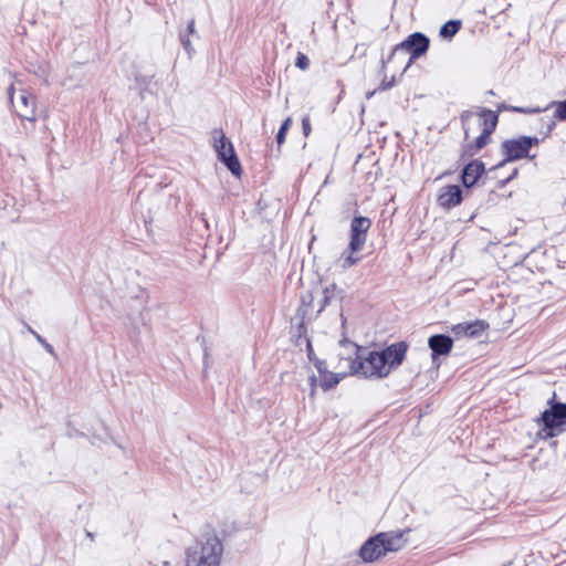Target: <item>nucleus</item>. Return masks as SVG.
I'll use <instances>...</instances> for the list:
<instances>
[{"label":"nucleus","instance_id":"1","mask_svg":"<svg viewBox=\"0 0 566 566\" xmlns=\"http://www.w3.org/2000/svg\"><path fill=\"white\" fill-rule=\"evenodd\" d=\"M406 353L407 345L405 343H396L381 352H369L366 357L346 358L345 363L349 368L350 375L381 379L401 365Z\"/></svg>","mask_w":566,"mask_h":566},{"label":"nucleus","instance_id":"2","mask_svg":"<svg viewBox=\"0 0 566 566\" xmlns=\"http://www.w3.org/2000/svg\"><path fill=\"white\" fill-rule=\"evenodd\" d=\"M403 532H384L367 539L359 549V557L365 563H374L387 553L398 552L406 545Z\"/></svg>","mask_w":566,"mask_h":566},{"label":"nucleus","instance_id":"3","mask_svg":"<svg viewBox=\"0 0 566 566\" xmlns=\"http://www.w3.org/2000/svg\"><path fill=\"white\" fill-rule=\"evenodd\" d=\"M222 553L219 537L208 534L187 549L185 566H220Z\"/></svg>","mask_w":566,"mask_h":566},{"label":"nucleus","instance_id":"4","mask_svg":"<svg viewBox=\"0 0 566 566\" xmlns=\"http://www.w3.org/2000/svg\"><path fill=\"white\" fill-rule=\"evenodd\" d=\"M555 394L548 400L549 408L544 410L536 420L542 426L537 432L539 439L547 440L565 431L566 424V403L555 402Z\"/></svg>","mask_w":566,"mask_h":566},{"label":"nucleus","instance_id":"5","mask_svg":"<svg viewBox=\"0 0 566 566\" xmlns=\"http://www.w3.org/2000/svg\"><path fill=\"white\" fill-rule=\"evenodd\" d=\"M8 97L15 112V114L23 120L34 123L36 120V105L35 97L27 90H19L15 94V88L11 84L8 87Z\"/></svg>","mask_w":566,"mask_h":566},{"label":"nucleus","instance_id":"6","mask_svg":"<svg viewBox=\"0 0 566 566\" xmlns=\"http://www.w3.org/2000/svg\"><path fill=\"white\" fill-rule=\"evenodd\" d=\"M213 147L218 154V158L234 175H241V165L235 155L232 143L224 136L220 129L213 130Z\"/></svg>","mask_w":566,"mask_h":566},{"label":"nucleus","instance_id":"7","mask_svg":"<svg viewBox=\"0 0 566 566\" xmlns=\"http://www.w3.org/2000/svg\"><path fill=\"white\" fill-rule=\"evenodd\" d=\"M538 143L539 139L537 137L527 136H521L516 139H509L503 142L502 148L505 154V159L494 168L502 167L507 161H513L527 157L530 148L533 145H537Z\"/></svg>","mask_w":566,"mask_h":566},{"label":"nucleus","instance_id":"8","mask_svg":"<svg viewBox=\"0 0 566 566\" xmlns=\"http://www.w3.org/2000/svg\"><path fill=\"white\" fill-rule=\"evenodd\" d=\"M479 122L482 126V132L475 139L474 151H471V155L488 145L490 135L494 132L497 125V114L490 109H482L479 115Z\"/></svg>","mask_w":566,"mask_h":566},{"label":"nucleus","instance_id":"9","mask_svg":"<svg viewBox=\"0 0 566 566\" xmlns=\"http://www.w3.org/2000/svg\"><path fill=\"white\" fill-rule=\"evenodd\" d=\"M428 48H429V39L424 34H422L420 32H416V33L409 35L403 42L398 44L395 48V51L402 50V51L409 52L411 54V60H412V59H417L420 55H422L423 53H426Z\"/></svg>","mask_w":566,"mask_h":566},{"label":"nucleus","instance_id":"10","mask_svg":"<svg viewBox=\"0 0 566 566\" xmlns=\"http://www.w3.org/2000/svg\"><path fill=\"white\" fill-rule=\"evenodd\" d=\"M371 221L365 217H356L350 223V242L348 248H360L365 244L366 234Z\"/></svg>","mask_w":566,"mask_h":566},{"label":"nucleus","instance_id":"11","mask_svg":"<svg viewBox=\"0 0 566 566\" xmlns=\"http://www.w3.org/2000/svg\"><path fill=\"white\" fill-rule=\"evenodd\" d=\"M462 200V191L457 185L444 186L440 189L437 201L444 209L458 206Z\"/></svg>","mask_w":566,"mask_h":566},{"label":"nucleus","instance_id":"12","mask_svg":"<svg viewBox=\"0 0 566 566\" xmlns=\"http://www.w3.org/2000/svg\"><path fill=\"white\" fill-rule=\"evenodd\" d=\"M317 291L315 287L304 292L301 296V307L303 318L312 319L315 318L323 311L317 310Z\"/></svg>","mask_w":566,"mask_h":566},{"label":"nucleus","instance_id":"13","mask_svg":"<svg viewBox=\"0 0 566 566\" xmlns=\"http://www.w3.org/2000/svg\"><path fill=\"white\" fill-rule=\"evenodd\" d=\"M428 346L432 352V359H436L437 356L448 355L451 352L453 340L447 335L437 334L428 339Z\"/></svg>","mask_w":566,"mask_h":566},{"label":"nucleus","instance_id":"14","mask_svg":"<svg viewBox=\"0 0 566 566\" xmlns=\"http://www.w3.org/2000/svg\"><path fill=\"white\" fill-rule=\"evenodd\" d=\"M317 291V310L323 311L331 301L340 297L342 290L335 283H332L325 287L314 286Z\"/></svg>","mask_w":566,"mask_h":566},{"label":"nucleus","instance_id":"15","mask_svg":"<svg viewBox=\"0 0 566 566\" xmlns=\"http://www.w3.org/2000/svg\"><path fill=\"white\" fill-rule=\"evenodd\" d=\"M484 171V165L481 161L473 160L469 163L462 171V182L465 187H472Z\"/></svg>","mask_w":566,"mask_h":566},{"label":"nucleus","instance_id":"16","mask_svg":"<svg viewBox=\"0 0 566 566\" xmlns=\"http://www.w3.org/2000/svg\"><path fill=\"white\" fill-rule=\"evenodd\" d=\"M486 327L488 324H485L483 321H475L472 323L458 324L452 328V331L455 335L475 337L485 331Z\"/></svg>","mask_w":566,"mask_h":566},{"label":"nucleus","instance_id":"17","mask_svg":"<svg viewBox=\"0 0 566 566\" xmlns=\"http://www.w3.org/2000/svg\"><path fill=\"white\" fill-rule=\"evenodd\" d=\"M360 250H348L347 252H344L338 259H337V265L342 269H348L355 265L357 262L361 260V255L359 254Z\"/></svg>","mask_w":566,"mask_h":566},{"label":"nucleus","instance_id":"18","mask_svg":"<svg viewBox=\"0 0 566 566\" xmlns=\"http://www.w3.org/2000/svg\"><path fill=\"white\" fill-rule=\"evenodd\" d=\"M347 375H350L349 373V368L347 367L346 370L342 371V373H337V374H334V373H325L323 375V379H322V382H321V387L324 389V390H327L334 386H336L345 376Z\"/></svg>","mask_w":566,"mask_h":566},{"label":"nucleus","instance_id":"19","mask_svg":"<svg viewBox=\"0 0 566 566\" xmlns=\"http://www.w3.org/2000/svg\"><path fill=\"white\" fill-rule=\"evenodd\" d=\"M461 28L460 20H450L446 22L440 29V36L451 39Z\"/></svg>","mask_w":566,"mask_h":566},{"label":"nucleus","instance_id":"20","mask_svg":"<svg viewBox=\"0 0 566 566\" xmlns=\"http://www.w3.org/2000/svg\"><path fill=\"white\" fill-rule=\"evenodd\" d=\"M554 115L559 120H566V99L555 103Z\"/></svg>","mask_w":566,"mask_h":566},{"label":"nucleus","instance_id":"21","mask_svg":"<svg viewBox=\"0 0 566 566\" xmlns=\"http://www.w3.org/2000/svg\"><path fill=\"white\" fill-rule=\"evenodd\" d=\"M295 65L301 70H306L310 65V60L305 54L298 53Z\"/></svg>","mask_w":566,"mask_h":566},{"label":"nucleus","instance_id":"22","mask_svg":"<svg viewBox=\"0 0 566 566\" xmlns=\"http://www.w3.org/2000/svg\"><path fill=\"white\" fill-rule=\"evenodd\" d=\"M180 42L184 46V49L187 51V53L189 55H191L193 53V46L191 44V41L189 40V38L185 34H181L180 35Z\"/></svg>","mask_w":566,"mask_h":566},{"label":"nucleus","instance_id":"23","mask_svg":"<svg viewBox=\"0 0 566 566\" xmlns=\"http://www.w3.org/2000/svg\"><path fill=\"white\" fill-rule=\"evenodd\" d=\"M497 109H499V112H502V111H511V112H517V113H528L530 112L528 109L523 108V107L509 106V105H505V104L499 105Z\"/></svg>","mask_w":566,"mask_h":566},{"label":"nucleus","instance_id":"24","mask_svg":"<svg viewBox=\"0 0 566 566\" xmlns=\"http://www.w3.org/2000/svg\"><path fill=\"white\" fill-rule=\"evenodd\" d=\"M25 327L29 333H31L34 338L41 344V346L46 342L39 333H36L30 325L25 324Z\"/></svg>","mask_w":566,"mask_h":566},{"label":"nucleus","instance_id":"25","mask_svg":"<svg viewBox=\"0 0 566 566\" xmlns=\"http://www.w3.org/2000/svg\"><path fill=\"white\" fill-rule=\"evenodd\" d=\"M302 127H303L304 135L308 136L311 133V124H310V118L307 116L302 119Z\"/></svg>","mask_w":566,"mask_h":566},{"label":"nucleus","instance_id":"26","mask_svg":"<svg viewBox=\"0 0 566 566\" xmlns=\"http://www.w3.org/2000/svg\"><path fill=\"white\" fill-rule=\"evenodd\" d=\"M286 134V130H283L282 128L279 129L276 134V143L279 146H281L285 142Z\"/></svg>","mask_w":566,"mask_h":566},{"label":"nucleus","instance_id":"27","mask_svg":"<svg viewBox=\"0 0 566 566\" xmlns=\"http://www.w3.org/2000/svg\"><path fill=\"white\" fill-rule=\"evenodd\" d=\"M291 125H292V118H291V117H287V118L283 122V124H282V126H281L280 128H282L283 130L289 132V129H290Z\"/></svg>","mask_w":566,"mask_h":566},{"label":"nucleus","instance_id":"28","mask_svg":"<svg viewBox=\"0 0 566 566\" xmlns=\"http://www.w3.org/2000/svg\"><path fill=\"white\" fill-rule=\"evenodd\" d=\"M42 347L51 355H55V350L53 348V346L51 344H49L48 342H45Z\"/></svg>","mask_w":566,"mask_h":566},{"label":"nucleus","instance_id":"29","mask_svg":"<svg viewBox=\"0 0 566 566\" xmlns=\"http://www.w3.org/2000/svg\"><path fill=\"white\" fill-rule=\"evenodd\" d=\"M310 381H311V386H312L311 395L313 396L315 394L316 376L312 375L310 377Z\"/></svg>","mask_w":566,"mask_h":566},{"label":"nucleus","instance_id":"30","mask_svg":"<svg viewBox=\"0 0 566 566\" xmlns=\"http://www.w3.org/2000/svg\"><path fill=\"white\" fill-rule=\"evenodd\" d=\"M187 31L189 34H193L196 32L193 20L189 21V23L187 25Z\"/></svg>","mask_w":566,"mask_h":566},{"label":"nucleus","instance_id":"31","mask_svg":"<svg viewBox=\"0 0 566 566\" xmlns=\"http://www.w3.org/2000/svg\"><path fill=\"white\" fill-rule=\"evenodd\" d=\"M472 114L471 113H464L461 115V119L463 122V124L469 119V117L471 116Z\"/></svg>","mask_w":566,"mask_h":566},{"label":"nucleus","instance_id":"32","mask_svg":"<svg viewBox=\"0 0 566 566\" xmlns=\"http://www.w3.org/2000/svg\"><path fill=\"white\" fill-rule=\"evenodd\" d=\"M391 85H392V82H389V83H387V84L382 83V84H381V86H380V88H381V90H387V88H389Z\"/></svg>","mask_w":566,"mask_h":566},{"label":"nucleus","instance_id":"33","mask_svg":"<svg viewBox=\"0 0 566 566\" xmlns=\"http://www.w3.org/2000/svg\"><path fill=\"white\" fill-rule=\"evenodd\" d=\"M516 174L517 170L515 169L514 172L510 177H507L505 181H510L511 179H513L516 176Z\"/></svg>","mask_w":566,"mask_h":566},{"label":"nucleus","instance_id":"34","mask_svg":"<svg viewBox=\"0 0 566 566\" xmlns=\"http://www.w3.org/2000/svg\"><path fill=\"white\" fill-rule=\"evenodd\" d=\"M464 134H465V138H468L469 137V130L465 127H464Z\"/></svg>","mask_w":566,"mask_h":566},{"label":"nucleus","instance_id":"35","mask_svg":"<svg viewBox=\"0 0 566 566\" xmlns=\"http://www.w3.org/2000/svg\"><path fill=\"white\" fill-rule=\"evenodd\" d=\"M307 347H308V350L311 352L312 348H311V344L310 343H307Z\"/></svg>","mask_w":566,"mask_h":566}]
</instances>
